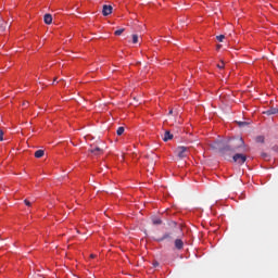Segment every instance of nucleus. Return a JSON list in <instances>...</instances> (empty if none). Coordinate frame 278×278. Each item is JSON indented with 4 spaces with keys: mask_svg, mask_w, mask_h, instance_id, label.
Segmentation results:
<instances>
[{
    "mask_svg": "<svg viewBox=\"0 0 278 278\" xmlns=\"http://www.w3.org/2000/svg\"><path fill=\"white\" fill-rule=\"evenodd\" d=\"M90 257H91V258H94V257H96V255H94V254H91V255H90Z\"/></svg>",
    "mask_w": 278,
    "mask_h": 278,
    "instance_id": "obj_27",
    "label": "nucleus"
},
{
    "mask_svg": "<svg viewBox=\"0 0 278 278\" xmlns=\"http://www.w3.org/2000/svg\"><path fill=\"white\" fill-rule=\"evenodd\" d=\"M116 134H117V136H123V134H125V127H123V126L118 127L116 130Z\"/></svg>",
    "mask_w": 278,
    "mask_h": 278,
    "instance_id": "obj_14",
    "label": "nucleus"
},
{
    "mask_svg": "<svg viewBox=\"0 0 278 278\" xmlns=\"http://www.w3.org/2000/svg\"><path fill=\"white\" fill-rule=\"evenodd\" d=\"M262 157L266 159V157H268V154L262 153Z\"/></svg>",
    "mask_w": 278,
    "mask_h": 278,
    "instance_id": "obj_25",
    "label": "nucleus"
},
{
    "mask_svg": "<svg viewBox=\"0 0 278 278\" xmlns=\"http://www.w3.org/2000/svg\"><path fill=\"white\" fill-rule=\"evenodd\" d=\"M232 160L237 164H244V162H247V155L237 153L232 156Z\"/></svg>",
    "mask_w": 278,
    "mask_h": 278,
    "instance_id": "obj_4",
    "label": "nucleus"
},
{
    "mask_svg": "<svg viewBox=\"0 0 278 278\" xmlns=\"http://www.w3.org/2000/svg\"><path fill=\"white\" fill-rule=\"evenodd\" d=\"M89 151H90V153H92V155L103 154V149H101L99 147L91 148Z\"/></svg>",
    "mask_w": 278,
    "mask_h": 278,
    "instance_id": "obj_6",
    "label": "nucleus"
},
{
    "mask_svg": "<svg viewBox=\"0 0 278 278\" xmlns=\"http://www.w3.org/2000/svg\"><path fill=\"white\" fill-rule=\"evenodd\" d=\"M180 23H186V18L180 20Z\"/></svg>",
    "mask_w": 278,
    "mask_h": 278,
    "instance_id": "obj_26",
    "label": "nucleus"
},
{
    "mask_svg": "<svg viewBox=\"0 0 278 278\" xmlns=\"http://www.w3.org/2000/svg\"><path fill=\"white\" fill-rule=\"evenodd\" d=\"M23 105H27V102H26V103H24Z\"/></svg>",
    "mask_w": 278,
    "mask_h": 278,
    "instance_id": "obj_31",
    "label": "nucleus"
},
{
    "mask_svg": "<svg viewBox=\"0 0 278 278\" xmlns=\"http://www.w3.org/2000/svg\"><path fill=\"white\" fill-rule=\"evenodd\" d=\"M229 147L231 149V153H236L238 151H244V140L240 137L232 138L228 140Z\"/></svg>",
    "mask_w": 278,
    "mask_h": 278,
    "instance_id": "obj_2",
    "label": "nucleus"
},
{
    "mask_svg": "<svg viewBox=\"0 0 278 278\" xmlns=\"http://www.w3.org/2000/svg\"><path fill=\"white\" fill-rule=\"evenodd\" d=\"M164 240H170V233H165L161 238L156 239V242H164Z\"/></svg>",
    "mask_w": 278,
    "mask_h": 278,
    "instance_id": "obj_12",
    "label": "nucleus"
},
{
    "mask_svg": "<svg viewBox=\"0 0 278 278\" xmlns=\"http://www.w3.org/2000/svg\"><path fill=\"white\" fill-rule=\"evenodd\" d=\"M255 140L256 142L264 144V136H257Z\"/></svg>",
    "mask_w": 278,
    "mask_h": 278,
    "instance_id": "obj_16",
    "label": "nucleus"
},
{
    "mask_svg": "<svg viewBox=\"0 0 278 278\" xmlns=\"http://www.w3.org/2000/svg\"><path fill=\"white\" fill-rule=\"evenodd\" d=\"M175 153L180 160H184V157H188L189 148L179 146L178 148H176Z\"/></svg>",
    "mask_w": 278,
    "mask_h": 278,
    "instance_id": "obj_3",
    "label": "nucleus"
},
{
    "mask_svg": "<svg viewBox=\"0 0 278 278\" xmlns=\"http://www.w3.org/2000/svg\"><path fill=\"white\" fill-rule=\"evenodd\" d=\"M23 105H27V102H26V103H24Z\"/></svg>",
    "mask_w": 278,
    "mask_h": 278,
    "instance_id": "obj_30",
    "label": "nucleus"
},
{
    "mask_svg": "<svg viewBox=\"0 0 278 278\" xmlns=\"http://www.w3.org/2000/svg\"><path fill=\"white\" fill-rule=\"evenodd\" d=\"M43 21H45L46 25H51L53 23V16L51 14L47 13L43 16Z\"/></svg>",
    "mask_w": 278,
    "mask_h": 278,
    "instance_id": "obj_7",
    "label": "nucleus"
},
{
    "mask_svg": "<svg viewBox=\"0 0 278 278\" xmlns=\"http://www.w3.org/2000/svg\"><path fill=\"white\" fill-rule=\"evenodd\" d=\"M25 205H27V207H31V202H29V200H24Z\"/></svg>",
    "mask_w": 278,
    "mask_h": 278,
    "instance_id": "obj_22",
    "label": "nucleus"
},
{
    "mask_svg": "<svg viewBox=\"0 0 278 278\" xmlns=\"http://www.w3.org/2000/svg\"><path fill=\"white\" fill-rule=\"evenodd\" d=\"M123 31H125V28L117 29V30H115L114 35L121 36L123 34Z\"/></svg>",
    "mask_w": 278,
    "mask_h": 278,
    "instance_id": "obj_18",
    "label": "nucleus"
},
{
    "mask_svg": "<svg viewBox=\"0 0 278 278\" xmlns=\"http://www.w3.org/2000/svg\"><path fill=\"white\" fill-rule=\"evenodd\" d=\"M239 127H247L249 126V122H237Z\"/></svg>",
    "mask_w": 278,
    "mask_h": 278,
    "instance_id": "obj_17",
    "label": "nucleus"
},
{
    "mask_svg": "<svg viewBox=\"0 0 278 278\" xmlns=\"http://www.w3.org/2000/svg\"><path fill=\"white\" fill-rule=\"evenodd\" d=\"M217 68H220V70L225 68V62L222 61L220 64H217Z\"/></svg>",
    "mask_w": 278,
    "mask_h": 278,
    "instance_id": "obj_21",
    "label": "nucleus"
},
{
    "mask_svg": "<svg viewBox=\"0 0 278 278\" xmlns=\"http://www.w3.org/2000/svg\"><path fill=\"white\" fill-rule=\"evenodd\" d=\"M218 42H223V40H225V35H219L216 37Z\"/></svg>",
    "mask_w": 278,
    "mask_h": 278,
    "instance_id": "obj_20",
    "label": "nucleus"
},
{
    "mask_svg": "<svg viewBox=\"0 0 278 278\" xmlns=\"http://www.w3.org/2000/svg\"><path fill=\"white\" fill-rule=\"evenodd\" d=\"M54 81H58V77L54 78Z\"/></svg>",
    "mask_w": 278,
    "mask_h": 278,
    "instance_id": "obj_28",
    "label": "nucleus"
},
{
    "mask_svg": "<svg viewBox=\"0 0 278 278\" xmlns=\"http://www.w3.org/2000/svg\"><path fill=\"white\" fill-rule=\"evenodd\" d=\"M175 247L178 249V251H181V249H184V241L181 239H176Z\"/></svg>",
    "mask_w": 278,
    "mask_h": 278,
    "instance_id": "obj_8",
    "label": "nucleus"
},
{
    "mask_svg": "<svg viewBox=\"0 0 278 278\" xmlns=\"http://www.w3.org/2000/svg\"><path fill=\"white\" fill-rule=\"evenodd\" d=\"M38 277H40L39 274H34V275L31 276V278H38Z\"/></svg>",
    "mask_w": 278,
    "mask_h": 278,
    "instance_id": "obj_24",
    "label": "nucleus"
},
{
    "mask_svg": "<svg viewBox=\"0 0 278 278\" xmlns=\"http://www.w3.org/2000/svg\"><path fill=\"white\" fill-rule=\"evenodd\" d=\"M211 149L214 151H219L222 155H226V153H231V147H229V140L228 141H215L211 143Z\"/></svg>",
    "mask_w": 278,
    "mask_h": 278,
    "instance_id": "obj_1",
    "label": "nucleus"
},
{
    "mask_svg": "<svg viewBox=\"0 0 278 278\" xmlns=\"http://www.w3.org/2000/svg\"><path fill=\"white\" fill-rule=\"evenodd\" d=\"M154 266H157V263H155Z\"/></svg>",
    "mask_w": 278,
    "mask_h": 278,
    "instance_id": "obj_32",
    "label": "nucleus"
},
{
    "mask_svg": "<svg viewBox=\"0 0 278 278\" xmlns=\"http://www.w3.org/2000/svg\"><path fill=\"white\" fill-rule=\"evenodd\" d=\"M164 142H168V140H173V134L170 131L166 130L163 137Z\"/></svg>",
    "mask_w": 278,
    "mask_h": 278,
    "instance_id": "obj_10",
    "label": "nucleus"
},
{
    "mask_svg": "<svg viewBox=\"0 0 278 278\" xmlns=\"http://www.w3.org/2000/svg\"><path fill=\"white\" fill-rule=\"evenodd\" d=\"M0 142H3V130L0 129Z\"/></svg>",
    "mask_w": 278,
    "mask_h": 278,
    "instance_id": "obj_23",
    "label": "nucleus"
},
{
    "mask_svg": "<svg viewBox=\"0 0 278 278\" xmlns=\"http://www.w3.org/2000/svg\"><path fill=\"white\" fill-rule=\"evenodd\" d=\"M152 224L153 225H162V219L154 217V218H152Z\"/></svg>",
    "mask_w": 278,
    "mask_h": 278,
    "instance_id": "obj_15",
    "label": "nucleus"
},
{
    "mask_svg": "<svg viewBox=\"0 0 278 278\" xmlns=\"http://www.w3.org/2000/svg\"><path fill=\"white\" fill-rule=\"evenodd\" d=\"M113 10H114V8L112 5L104 4L102 7V14H103V16H110V14H112Z\"/></svg>",
    "mask_w": 278,
    "mask_h": 278,
    "instance_id": "obj_5",
    "label": "nucleus"
},
{
    "mask_svg": "<svg viewBox=\"0 0 278 278\" xmlns=\"http://www.w3.org/2000/svg\"><path fill=\"white\" fill-rule=\"evenodd\" d=\"M138 35H132V45H138Z\"/></svg>",
    "mask_w": 278,
    "mask_h": 278,
    "instance_id": "obj_19",
    "label": "nucleus"
},
{
    "mask_svg": "<svg viewBox=\"0 0 278 278\" xmlns=\"http://www.w3.org/2000/svg\"><path fill=\"white\" fill-rule=\"evenodd\" d=\"M45 156V150H37L35 152V157H37L38 160H40V157Z\"/></svg>",
    "mask_w": 278,
    "mask_h": 278,
    "instance_id": "obj_13",
    "label": "nucleus"
},
{
    "mask_svg": "<svg viewBox=\"0 0 278 278\" xmlns=\"http://www.w3.org/2000/svg\"><path fill=\"white\" fill-rule=\"evenodd\" d=\"M267 116H273L274 114H278V108H271L265 112Z\"/></svg>",
    "mask_w": 278,
    "mask_h": 278,
    "instance_id": "obj_9",
    "label": "nucleus"
},
{
    "mask_svg": "<svg viewBox=\"0 0 278 278\" xmlns=\"http://www.w3.org/2000/svg\"><path fill=\"white\" fill-rule=\"evenodd\" d=\"M8 23H5V21H3V18H0V34H3V31H5Z\"/></svg>",
    "mask_w": 278,
    "mask_h": 278,
    "instance_id": "obj_11",
    "label": "nucleus"
},
{
    "mask_svg": "<svg viewBox=\"0 0 278 278\" xmlns=\"http://www.w3.org/2000/svg\"><path fill=\"white\" fill-rule=\"evenodd\" d=\"M169 114H173V110L169 111Z\"/></svg>",
    "mask_w": 278,
    "mask_h": 278,
    "instance_id": "obj_29",
    "label": "nucleus"
}]
</instances>
